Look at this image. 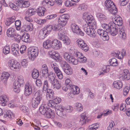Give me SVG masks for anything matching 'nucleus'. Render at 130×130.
I'll return each mask as SVG.
<instances>
[{"instance_id":"c756f323","label":"nucleus","mask_w":130,"mask_h":130,"mask_svg":"<svg viewBox=\"0 0 130 130\" xmlns=\"http://www.w3.org/2000/svg\"><path fill=\"white\" fill-rule=\"evenodd\" d=\"M61 25L59 24H54L52 25L53 30V31H58L59 32L61 30H62L61 28Z\"/></svg>"},{"instance_id":"49530a36","label":"nucleus","mask_w":130,"mask_h":130,"mask_svg":"<svg viewBox=\"0 0 130 130\" xmlns=\"http://www.w3.org/2000/svg\"><path fill=\"white\" fill-rule=\"evenodd\" d=\"M54 101L53 100H50L48 102L47 105L49 107L52 108H55L57 104L55 103Z\"/></svg>"},{"instance_id":"5fc2aeb1","label":"nucleus","mask_w":130,"mask_h":130,"mask_svg":"<svg viewBox=\"0 0 130 130\" xmlns=\"http://www.w3.org/2000/svg\"><path fill=\"white\" fill-rule=\"evenodd\" d=\"M12 38H13L14 40L19 41L21 39V37L16 32Z\"/></svg>"},{"instance_id":"f704fd0d","label":"nucleus","mask_w":130,"mask_h":130,"mask_svg":"<svg viewBox=\"0 0 130 130\" xmlns=\"http://www.w3.org/2000/svg\"><path fill=\"white\" fill-rule=\"evenodd\" d=\"M71 27L73 32L75 34L80 29L78 26L75 23H72Z\"/></svg>"},{"instance_id":"ea45409f","label":"nucleus","mask_w":130,"mask_h":130,"mask_svg":"<svg viewBox=\"0 0 130 130\" xmlns=\"http://www.w3.org/2000/svg\"><path fill=\"white\" fill-rule=\"evenodd\" d=\"M83 28L86 34H87L89 33V30H90L91 28L90 26V25L88 24H84L83 26Z\"/></svg>"},{"instance_id":"20e7f679","label":"nucleus","mask_w":130,"mask_h":130,"mask_svg":"<svg viewBox=\"0 0 130 130\" xmlns=\"http://www.w3.org/2000/svg\"><path fill=\"white\" fill-rule=\"evenodd\" d=\"M39 50L38 48L36 47H31L28 50L27 54L29 59L30 60L33 61L35 59L38 55Z\"/></svg>"},{"instance_id":"09e8293b","label":"nucleus","mask_w":130,"mask_h":130,"mask_svg":"<svg viewBox=\"0 0 130 130\" xmlns=\"http://www.w3.org/2000/svg\"><path fill=\"white\" fill-rule=\"evenodd\" d=\"M63 109L64 112L66 111L67 112H72L73 110V107L70 106H68L65 107Z\"/></svg>"},{"instance_id":"13d9d810","label":"nucleus","mask_w":130,"mask_h":130,"mask_svg":"<svg viewBox=\"0 0 130 130\" xmlns=\"http://www.w3.org/2000/svg\"><path fill=\"white\" fill-rule=\"evenodd\" d=\"M101 38L103 41H107L109 40V38L107 32H106L105 35L101 37Z\"/></svg>"},{"instance_id":"7c9ffc66","label":"nucleus","mask_w":130,"mask_h":130,"mask_svg":"<svg viewBox=\"0 0 130 130\" xmlns=\"http://www.w3.org/2000/svg\"><path fill=\"white\" fill-rule=\"evenodd\" d=\"M48 35L46 32H45L44 30L42 29L40 31L38 36L40 39L42 40L46 37Z\"/></svg>"},{"instance_id":"cd10ccee","label":"nucleus","mask_w":130,"mask_h":130,"mask_svg":"<svg viewBox=\"0 0 130 130\" xmlns=\"http://www.w3.org/2000/svg\"><path fill=\"white\" fill-rule=\"evenodd\" d=\"M122 86V83L119 81H114L113 84V87L115 88L120 89Z\"/></svg>"},{"instance_id":"052dcab7","label":"nucleus","mask_w":130,"mask_h":130,"mask_svg":"<svg viewBox=\"0 0 130 130\" xmlns=\"http://www.w3.org/2000/svg\"><path fill=\"white\" fill-rule=\"evenodd\" d=\"M62 41L64 44L67 45H69L70 42V40L67 36L65 37Z\"/></svg>"},{"instance_id":"c03bdc74","label":"nucleus","mask_w":130,"mask_h":130,"mask_svg":"<svg viewBox=\"0 0 130 130\" xmlns=\"http://www.w3.org/2000/svg\"><path fill=\"white\" fill-rule=\"evenodd\" d=\"M114 55H116V56L120 59H122L123 58V53L122 51H118L117 53H115Z\"/></svg>"},{"instance_id":"7ed1b4c3","label":"nucleus","mask_w":130,"mask_h":130,"mask_svg":"<svg viewBox=\"0 0 130 130\" xmlns=\"http://www.w3.org/2000/svg\"><path fill=\"white\" fill-rule=\"evenodd\" d=\"M43 100L42 94L40 90H38L34 94L32 101V105L33 107H37Z\"/></svg>"},{"instance_id":"e2e57ef3","label":"nucleus","mask_w":130,"mask_h":130,"mask_svg":"<svg viewBox=\"0 0 130 130\" xmlns=\"http://www.w3.org/2000/svg\"><path fill=\"white\" fill-rule=\"evenodd\" d=\"M42 72L44 76L47 77L48 73V69H41Z\"/></svg>"},{"instance_id":"603ef678","label":"nucleus","mask_w":130,"mask_h":130,"mask_svg":"<svg viewBox=\"0 0 130 130\" xmlns=\"http://www.w3.org/2000/svg\"><path fill=\"white\" fill-rule=\"evenodd\" d=\"M36 13V11H34L33 9H28L27 12V14L29 16H31L35 14Z\"/></svg>"},{"instance_id":"c9c22d12","label":"nucleus","mask_w":130,"mask_h":130,"mask_svg":"<svg viewBox=\"0 0 130 130\" xmlns=\"http://www.w3.org/2000/svg\"><path fill=\"white\" fill-rule=\"evenodd\" d=\"M87 118V117L85 113H82L81 115V117L79 121L80 123L82 125L86 123Z\"/></svg>"},{"instance_id":"2f4dec72","label":"nucleus","mask_w":130,"mask_h":130,"mask_svg":"<svg viewBox=\"0 0 130 130\" xmlns=\"http://www.w3.org/2000/svg\"><path fill=\"white\" fill-rule=\"evenodd\" d=\"M2 115L4 117L6 118L8 117L9 118H12L13 116V113L10 110H6Z\"/></svg>"},{"instance_id":"bf43d9fd","label":"nucleus","mask_w":130,"mask_h":130,"mask_svg":"<svg viewBox=\"0 0 130 130\" xmlns=\"http://www.w3.org/2000/svg\"><path fill=\"white\" fill-rule=\"evenodd\" d=\"M115 125L114 121H111L110 122L109 125L107 127V130H113L114 129V126Z\"/></svg>"},{"instance_id":"864d4df0","label":"nucleus","mask_w":130,"mask_h":130,"mask_svg":"<svg viewBox=\"0 0 130 130\" xmlns=\"http://www.w3.org/2000/svg\"><path fill=\"white\" fill-rule=\"evenodd\" d=\"M66 85L68 87L71 88L73 85L72 81L69 78L65 80Z\"/></svg>"},{"instance_id":"f8f14e48","label":"nucleus","mask_w":130,"mask_h":130,"mask_svg":"<svg viewBox=\"0 0 130 130\" xmlns=\"http://www.w3.org/2000/svg\"><path fill=\"white\" fill-rule=\"evenodd\" d=\"M84 18L85 19V21L87 24H89L95 20L93 17L91 15H88L87 13H84L83 15Z\"/></svg>"},{"instance_id":"412c9836","label":"nucleus","mask_w":130,"mask_h":130,"mask_svg":"<svg viewBox=\"0 0 130 130\" xmlns=\"http://www.w3.org/2000/svg\"><path fill=\"white\" fill-rule=\"evenodd\" d=\"M122 76L124 79L128 80L130 79V73L128 70H124L123 71Z\"/></svg>"},{"instance_id":"1a4fd4ad","label":"nucleus","mask_w":130,"mask_h":130,"mask_svg":"<svg viewBox=\"0 0 130 130\" xmlns=\"http://www.w3.org/2000/svg\"><path fill=\"white\" fill-rule=\"evenodd\" d=\"M76 42L77 45L84 51L86 52L88 50V46L82 40L78 39L77 40Z\"/></svg>"},{"instance_id":"79ce46f5","label":"nucleus","mask_w":130,"mask_h":130,"mask_svg":"<svg viewBox=\"0 0 130 130\" xmlns=\"http://www.w3.org/2000/svg\"><path fill=\"white\" fill-rule=\"evenodd\" d=\"M111 25H110L104 23L102 25V26L103 28L104 29V30L107 31L108 32H109L110 30V27Z\"/></svg>"},{"instance_id":"9b49d317","label":"nucleus","mask_w":130,"mask_h":130,"mask_svg":"<svg viewBox=\"0 0 130 130\" xmlns=\"http://www.w3.org/2000/svg\"><path fill=\"white\" fill-rule=\"evenodd\" d=\"M52 48L55 50H59L62 46L61 42L57 39L52 40Z\"/></svg>"},{"instance_id":"bb28decb","label":"nucleus","mask_w":130,"mask_h":130,"mask_svg":"<svg viewBox=\"0 0 130 130\" xmlns=\"http://www.w3.org/2000/svg\"><path fill=\"white\" fill-rule=\"evenodd\" d=\"M15 20V17L14 16L10 17L6 19L5 22V24L8 26L12 23L14 22Z\"/></svg>"},{"instance_id":"393cba45","label":"nucleus","mask_w":130,"mask_h":130,"mask_svg":"<svg viewBox=\"0 0 130 130\" xmlns=\"http://www.w3.org/2000/svg\"><path fill=\"white\" fill-rule=\"evenodd\" d=\"M37 13L39 16L40 17L44 15L45 12L46 11V9L44 7H39L37 9Z\"/></svg>"},{"instance_id":"8fccbe9b","label":"nucleus","mask_w":130,"mask_h":130,"mask_svg":"<svg viewBox=\"0 0 130 130\" xmlns=\"http://www.w3.org/2000/svg\"><path fill=\"white\" fill-rule=\"evenodd\" d=\"M74 55L78 59L81 57L83 55L82 53L77 51L74 52Z\"/></svg>"},{"instance_id":"39448f33","label":"nucleus","mask_w":130,"mask_h":130,"mask_svg":"<svg viewBox=\"0 0 130 130\" xmlns=\"http://www.w3.org/2000/svg\"><path fill=\"white\" fill-rule=\"evenodd\" d=\"M105 4L106 9L112 14H115L118 11V10L113 2L110 0H106Z\"/></svg>"},{"instance_id":"a18cd8bd","label":"nucleus","mask_w":130,"mask_h":130,"mask_svg":"<svg viewBox=\"0 0 130 130\" xmlns=\"http://www.w3.org/2000/svg\"><path fill=\"white\" fill-rule=\"evenodd\" d=\"M39 72L38 71L36 70H34L32 73V77L34 79H37L39 76Z\"/></svg>"},{"instance_id":"6e6552de","label":"nucleus","mask_w":130,"mask_h":130,"mask_svg":"<svg viewBox=\"0 0 130 130\" xmlns=\"http://www.w3.org/2000/svg\"><path fill=\"white\" fill-rule=\"evenodd\" d=\"M63 56L64 59L69 63L75 65L77 64V60L75 59L73 56H71L68 53H64L63 54Z\"/></svg>"},{"instance_id":"0eeeda50","label":"nucleus","mask_w":130,"mask_h":130,"mask_svg":"<svg viewBox=\"0 0 130 130\" xmlns=\"http://www.w3.org/2000/svg\"><path fill=\"white\" fill-rule=\"evenodd\" d=\"M8 64L11 69L14 71L19 70L20 67V63L13 59L9 61Z\"/></svg>"},{"instance_id":"338daca9","label":"nucleus","mask_w":130,"mask_h":130,"mask_svg":"<svg viewBox=\"0 0 130 130\" xmlns=\"http://www.w3.org/2000/svg\"><path fill=\"white\" fill-rule=\"evenodd\" d=\"M28 62V61L26 59H24L21 62V65L23 67L26 68L27 66Z\"/></svg>"},{"instance_id":"6e6d98bb","label":"nucleus","mask_w":130,"mask_h":130,"mask_svg":"<svg viewBox=\"0 0 130 130\" xmlns=\"http://www.w3.org/2000/svg\"><path fill=\"white\" fill-rule=\"evenodd\" d=\"M91 26V28L94 29H95L96 28V22L95 20H92V21L88 24Z\"/></svg>"},{"instance_id":"9d476101","label":"nucleus","mask_w":130,"mask_h":130,"mask_svg":"<svg viewBox=\"0 0 130 130\" xmlns=\"http://www.w3.org/2000/svg\"><path fill=\"white\" fill-rule=\"evenodd\" d=\"M33 86V84L31 83H26L25 87L24 95L26 96H28L32 93V89Z\"/></svg>"},{"instance_id":"2eb2a0df","label":"nucleus","mask_w":130,"mask_h":130,"mask_svg":"<svg viewBox=\"0 0 130 130\" xmlns=\"http://www.w3.org/2000/svg\"><path fill=\"white\" fill-rule=\"evenodd\" d=\"M50 67L54 70V71L56 74L61 72L58 67L57 64L54 62H52L51 63Z\"/></svg>"},{"instance_id":"423d86ee","label":"nucleus","mask_w":130,"mask_h":130,"mask_svg":"<svg viewBox=\"0 0 130 130\" xmlns=\"http://www.w3.org/2000/svg\"><path fill=\"white\" fill-rule=\"evenodd\" d=\"M70 17L69 14H64L61 15L58 19V23L62 26H65L67 24Z\"/></svg>"},{"instance_id":"4c0bfd02","label":"nucleus","mask_w":130,"mask_h":130,"mask_svg":"<svg viewBox=\"0 0 130 130\" xmlns=\"http://www.w3.org/2000/svg\"><path fill=\"white\" fill-rule=\"evenodd\" d=\"M43 29L45 31V32H46L48 35L50 33L52 30H53L52 25H47L45 26Z\"/></svg>"},{"instance_id":"b1692460","label":"nucleus","mask_w":130,"mask_h":130,"mask_svg":"<svg viewBox=\"0 0 130 130\" xmlns=\"http://www.w3.org/2000/svg\"><path fill=\"white\" fill-rule=\"evenodd\" d=\"M8 101V99L7 96L6 95H3L0 97V103L3 106L6 105V103Z\"/></svg>"},{"instance_id":"f3484780","label":"nucleus","mask_w":130,"mask_h":130,"mask_svg":"<svg viewBox=\"0 0 130 130\" xmlns=\"http://www.w3.org/2000/svg\"><path fill=\"white\" fill-rule=\"evenodd\" d=\"M51 83L53 87V88L55 89L59 90L60 89L62 86L61 84L57 79Z\"/></svg>"},{"instance_id":"6ab92c4d","label":"nucleus","mask_w":130,"mask_h":130,"mask_svg":"<svg viewBox=\"0 0 130 130\" xmlns=\"http://www.w3.org/2000/svg\"><path fill=\"white\" fill-rule=\"evenodd\" d=\"M22 28L25 31L30 32L33 30V25L31 23L24 25L23 26Z\"/></svg>"},{"instance_id":"37998d69","label":"nucleus","mask_w":130,"mask_h":130,"mask_svg":"<svg viewBox=\"0 0 130 130\" xmlns=\"http://www.w3.org/2000/svg\"><path fill=\"white\" fill-rule=\"evenodd\" d=\"M61 66L63 70L66 68H67L69 66V65L65 61H62L61 62ZM68 69V68H67Z\"/></svg>"},{"instance_id":"f257e3e1","label":"nucleus","mask_w":130,"mask_h":130,"mask_svg":"<svg viewBox=\"0 0 130 130\" xmlns=\"http://www.w3.org/2000/svg\"><path fill=\"white\" fill-rule=\"evenodd\" d=\"M120 38L122 39H124L126 37V34L125 30L122 26L120 27L119 29L114 24H112L110 27L109 32L111 35L113 36H115L118 33Z\"/></svg>"},{"instance_id":"680f3d73","label":"nucleus","mask_w":130,"mask_h":130,"mask_svg":"<svg viewBox=\"0 0 130 130\" xmlns=\"http://www.w3.org/2000/svg\"><path fill=\"white\" fill-rule=\"evenodd\" d=\"M97 16L100 20H105L106 18L105 15L100 13H98L97 14Z\"/></svg>"},{"instance_id":"58836bf2","label":"nucleus","mask_w":130,"mask_h":130,"mask_svg":"<svg viewBox=\"0 0 130 130\" xmlns=\"http://www.w3.org/2000/svg\"><path fill=\"white\" fill-rule=\"evenodd\" d=\"M99 124V123H98L89 125L88 130H96L100 126Z\"/></svg>"},{"instance_id":"0e129e2a","label":"nucleus","mask_w":130,"mask_h":130,"mask_svg":"<svg viewBox=\"0 0 130 130\" xmlns=\"http://www.w3.org/2000/svg\"><path fill=\"white\" fill-rule=\"evenodd\" d=\"M17 82H18L21 85L23 84L24 83V81L23 76L21 75L19 76L18 77V80Z\"/></svg>"},{"instance_id":"774afa93","label":"nucleus","mask_w":130,"mask_h":130,"mask_svg":"<svg viewBox=\"0 0 130 130\" xmlns=\"http://www.w3.org/2000/svg\"><path fill=\"white\" fill-rule=\"evenodd\" d=\"M20 109L22 112L25 113H27V112H28V111L27 107L24 106H23L20 107Z\"/></svg>"},{"instance_id":"a19ab883","label":"nucleus","mask_w":130,"mask_h":130,"mask_svg":"<svg viewBox=\"0 0 130 130\" xmlns=\"http://www.w3.org/2000/svg\"><path fill=\"white\" fill-rule=\"evenodd\" d=\"M75 107L77 111L78 112L81 111L83 110V106L80 103H76Z\"/></svg>"},{"instance_id":"72a5a7b5","label":"nucleus","mask_w":130,"mask_h":130,"mask_svg":"<svg viewBox=\"0 0 130 130\" xmlns=\"http://www.w3.org/2000/svg\"><path fill=\"white\" fill-rule=\"evenodd\" d=\"M110 70V69L109 68V66H104L102 68L101 71L100 72V75H103L105 73L108 72Z\"/></svg>"},{"instance_id":"a211bd4d","label":"nucleus","mask_w":130,"mask_h":130,"mask_svg":"<svg viewBox=\"0 0 130 130\" xmlns=\"http://www.w3.org/2000/svg\"><path fill=\"white\" fill-rule=\"evenodd\" d=\"M11 51L13 55L17 56L18 54L19 51V45L17 44L12 45L11 46Z\"/></svg>"},{"instance_id":"a878e982","label":"nucleus","mask_w":130,"mask_h":130,"mask_svg":"<svg viewBox=\"0 0 130 130\" xmlns=\"http://www.w3.org/2000/svg\"><path fill=\"white\" fill-rule=\"evenodd\" d=\"M45 116L48 118H53L54 117L55 114L54 111L52 110L50 108L46 113Z\"/></svg>"},{"instance_id":"4468645a","label":"nucleus","mask_w":130,"mask_h":130,"mask_svg":"<svg viewBox=\"0 0 130 130\" xmlns=\"http://www.w3.org/2000/svg\"><path fill=\"white\" fill-rule=\"evenodd\" d=\"M55 111L57 115L60 117H62L65 115L63 107L61 106H59L58 108H56Z\"/></svg>"},{"instance_id":"e433bc0d","label":"nucleus","mask_w":130,"mask_h":130,"mask_svg":"<svg viewBox=\"0 0 130 130\" xmlns=\"http://www.w3.org/2000/svg\"><path fill=\"white\" fill-rule=\"evenodd\" d=\"M109 62L110 64V66H117L118 64V61L115 58L110 59L109 60Z\"/></svg>"},{"instance_id":"69168bd1","label":"nucleus","mask_w":130,"mask_h":130,"mask_svg":"<svg viewBox=\"0 0 130 130\" xmlns=\"http://www.w3.org/2000/svg\"><path fill=\"white\" fill-rule=\"evenodd\" d=\"M79 62L80 63H85L87 61V59L86 57L83 55L78 59Z\"/></svg>"},{"instance_id":"aec40b11","label":"nucleus","mask_w":130,"mask_h":130,"mask_svg":"<svg viewBox=\"0 0 130 130\" xmlns=\"http://www.w3.org/2000/svg\"><path fill=\"white\" fill-rule=\"evenodd\" d=\"M52 40H47L43 43L44 47L47 49H50L52 48Z\"/></svg>"},{"instance_id":"5701e85b","label":"nucleus","mask_w":130,"mask_h":130,"mask_svg":"<svg viewBox=\"0 0 130 130\" xmlns=\"http://www.w3.org/2000/svg\"><path fill=\"white\" fill-rule=\"evenodd\" d=\"M70 92L73 94H78L80 92L79 88L77 86L73 85L70 88Z\"/></svg>"},{"instance_id":"f03ea898","label":"nucleus","mask_w":130,"mask_h":130,"mask_svg":"<svg viewBox=\"0 0 130 130\" xmlns=\"http://www.w3.org/2000/svg\"><path fill=\"white\" fill-rule=\"evenodd\" d=\"M17 5L13 3L9 4L10 7L13 10L16 11L19 10V8L18 7L20 8H27L30 6L29 2L25 0H19L17 1L16 2Z\"/></svg>"},{"instance_id":"ddd939ff","label":"nucleus","mask_w":130,"mask_h":130,"mask_svg":"<svg viewBox=\"0 0 130 130\" xmlns=\"http://www.w3.org/2000/svg\"><path fill=\"white\" fill-rule=\"evenodd\" d=\"M16 32V30L14 28L10 27L7 29L6 34L8 37L12 38Z\"/></svg>"},{"instance_id":"c85d7f7f","label":"nucleus","mask_w":130,"mask_h":130,"mask_svg":"<svg viewBox=\"0 0 130 130\" xmlns=\"http://www.w3.org/2000/svg\"><path fill=\"white\" fill-rule=\"evenodd\" d=\"M47 77H48V80L51 83L56 79L55 78V74L52 72H51L48 73Z\"/></svg>"},{"instance_id":"3c124183","label":"nucleus","mask_w":130,"mask_h":130,"mask_svg":"<svg viewBox=\"0 0 130 130\" xmlns=\"http://www.w3.org/2000/svg\"><path fill=\"white\" fill-rule=\"evenodd\" d=\"M3 52L5 55L9 53L10 52V46H5L3 49Z\"/></svg>"},{"instance_id":"4be33fe9","label":"nucleus","mask_w":130,"mask_h":130,"mask_svg":"<svg viewBox=\"0 0 130 130\" xmlns=\"http://www.w3.org/2000/svg\"><path fill=\"white\" fill-rule=\"evenodd\" d=\"M50 108L47 107V105H41L39 108V110L41 114L44 115Z\"/></svg>"},{"instance_id":"dca6fc26","label":"nucleus","mask_w":130,"mask_h":130,"mask_svg":"<svg viewBox=\"0 0 130 130\" xmlns=\"http://www.w3.org/2000/svg\"><path fill=\"white\" fill-rule=\"evenodd\" d=\"M10 75L9 73L6 72H4L2 73L1 76V78L2 81L4 82L5 85L7 82L8 79Z\"/></svg>"},{"instance_id":"473e14b6","label":"nucleus","mask_w":130,"mask_h":130,"mask_svg":"<svg viewBox=\"0 0 130 130\" xmlns=\"http://www.w3.org/2000/svg\"><path fill=\"white\" fill-rule=\"evenodd\" d=\"M29 35L27 33H24L21 36V40L24 42H28L29 40Z\"/></svg>"},{"instance_id":"de8ad7c7","label":"nucleus","mask_w":130,"mask_h":130,"mask_svg":"<svg viewBox=\"0 0 130 130\" xmlns=\"http://www.w3.org/2000/svg\"><path fill=\"white\" fill-rule=\"evenodd\" d=\"M63 31V30L62 29L59 32L58 34L59 38L60 39L62 40L66 36L64 35V33Z\"/></svg>"},{"instance_id":"4d7b16f0","label":"nucleus","mask_w":130,"mask_h":130,"mask_svg":"<svg viewBox=\"0 0 130 130\" xmlns=\"http://www.w3.org/2000/svg\"><path fill=\"white\" fill-rule=\"evenodd\" d=\"M106 32H107V31L101 29H99L97 30L98 34L100 36L104 35L105 34H106Z\"/></svg>"}]
</instances>
